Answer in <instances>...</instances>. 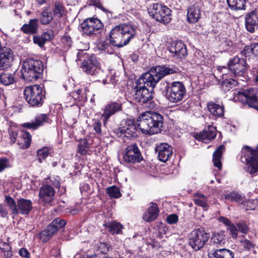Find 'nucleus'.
<instances>
[{
    "label": "nucleus",
    "mask_w": 258,
    "mask_h": 258,
    "mask_svg": "<svg viewBox=\"0 0 258 258\" xmlns=\"http://www.w3.org/2000/svg\"><path fill=\"white\" fill-rule=\"evenodd\" d=\"M177 68L172 66L171 68L166 66H159L151 68L148 72L143 74L137 82L135 87V94L134 99L142 105L150 107L153 98V91L157 83L164 76L178 73Z\"/></svg>",
    "instance_id": "1"
},
{
    "label": "nucleus",
    "mask_w": 258,
    "mask_h": 258,
    "mask_svg": "<svg viewBox=\"0 0 258 258\" xmlns=\"http://www.w3.org/2000/svg\"><path fill=\"white\" fill-rule=\"evenodd\" d=\"M137 121L138 128L146 135H153L164 130V117L157 112L149 111L142 113Z\"/></svg>",
    "instance_id": "2"
},
{
    "label": "nucleus",
    "mask_w": 258,
    "mask_h": 258,
    "mask_svg": "<svg viewBox=\"0 0 258 258\" xmlns=\"http://www.w3.org/2000/svg\"><path fill=\"white\" fill-rule=\"evenodd\" d=\"M136 35V31L133 26L121 24L111 30L109 34V41L113 46L121 47L127 45Z\"/></svg>",
    "instance_id": "3"
},
{
    "label": "nucleus",
    "mask_w": 258,
    "mask_h": 258,
    "mask_svg": "<svg viewBox=\"0 0 258 258\" xmlns=\"http://www.w3.org/2000/svg\"><path fill=\"white\" fill-rule=\"evenodd\" d=\"M43 70V63L41 60L27 59L22 64V78L27 82H33L42 77Z\"/></svg>",
    "instance_id": "4"
},
{
    "label": "nucleus",
    "mask_w": 258,
    "mask_h": 258,
    "mask_svg": "<svg viewBox=\"0 0 258 258\" xmlns=\"http://www.w3.org/2000/svg\"><path fill=\"white\" fill-rule=\"evenodd\" d=\"M162 93L172 103H177L181 101L186 95V89L182 82H173L170 84L168 82L163 83Z\"/></svg>",
    "instance_id": "5"
},
{
    "label": "nucleus",
    "mask_w": 258,
    "mask_h": 258,
    "mask_svg": "<svg viewBox=\"0 0 258 258\" xmlns=\"http://www.w3.org/2000/svg\"><path fill=\"white\" fill-rule=\"evenodd\" d=\"M241 161L246 163L247 172L252 174L258 171V146L255 149L248 146H244L241 150Z\"/></svg>",
    "instance_id": "6"
},
{
    "label": "nucleus",
    "mask_w": 258,
    "mask_h": 258,
    "mask_svg": "<svg viewBox=\"0 0 258 258\" xmlns=\"http://www.w3.org/2000/svg\"><path fill=\"white\" fill-rule=\"evenodd\" d=\"M26 101L32 106L39 107L42 105L45 96V91L39 85L27 87L24 91Z\"/></svg>",
    "instance_id": "7"
},
{
    "label": "nucleus",
    "mask_w": 258,
    "mask_h": 258,
    "mask_svg": "<svg viewBox=\"0 0 258 258\" xmlns=\"http://www.w3.org/2000/svg\"><path fill=\"white\" fill-rule=\"evenodd\" d=\"M234 100L245 103L249 107L258 110V90L256 88H247L237 91L234 94Z\"/></svg>",
    "instance_id": "8"
},
{
    "label": "nucleus",
    "mask_w": 258,
    "mask_h": 258,
    "mask_svg": "<svg viewBox=\"0 0 258 258\" xmlns=\"http://www.w3.org/2000/svg\"><path fill=\"white\" fill-rule=\"evenodd\" d=\"M148 10L150 16L160 23L167 24L171 20L172 11L164 5L154 3L150 6Z\"/></svg>",
    "instance_id": "9"
},
{
    "label": "nucleus",
    "mask_w": 258,
    "mask_h": 258,
    "mask_svg": "<svg viewBox=\"0 0 258 258\" xmlns=\"http://www.w3.org/2000/svg\"><path fill=\"white\" fill-rule=\"evenodd\" d=\"M103 27L101 21L94 17L86 19L80 25L83 35L88 36H94L101 33Z\"/></svg>",
    "instance_id": "10"
},
{
    "label": "nucleus",
    "mask_w": 258,
    "mask_h": 258,
    "mask_svg": "<svg viewBox=\"0 0 258 258\" xmlns=\"http://www.w3.org/2000/svg\"><path fill=\"white\" fill-rule=\"evenodd\" d=\"M246 58L241 56H235L231 58L228 62V68L229 71L233 74L235 77H244L249 68V66L246 63Z\"/></svg>",
    "instance_id": "11"
},
{
    "label": "nucleus",
    "mask_w": 258,
    "mask_h": 258,
    "mask_svg": "<svg viewBox=\"0 0 258 258\" xmlns=\"http://www.w3.org/2000/svg\"><path fill=\"white\" fill-rule=\"evenodd\" d=\"M210 234L203 228L193 230L189 234L188 243L196 251L200 250L208 241Z\"/></svg>",
    "instance_id": "12"
},
{
    "label": "nucleus",
    "mask_w": 258,
    "mask_h": 258,
    "mask_svg": "<svg viewBox=\"0 0 258 258\" xmlns=\"http://www.w3.org/2000/svg\"><path fill=\"white\" fill-rule=\"evenodd\" d=\"M66 224V220L57 218L53 220L45 230L40 232L38 236L43 242H46L55 235L59 229L63 227Z\"/></svg>",
    "instance_id": "13"
},
{
    "label": "nucleus",
    "mask_w": 258,
    "mask_h": 258,
    "mask_svg": "<svg viewBox=\"0 0 258 258\" xmlns=\"http://www.w3.org/2000/svg\"><path fill=\"white\" fill-rule=\"evenodd\" d=\"M81 68L84 73L91 76H97L101 72L100 63L93 54L84 57Z\"/></svg>",
    "instance_id": "14"
},
{
    "label": "nucleus",
    "mask_w": 258,
    "mask_h": 258,
    "mask_svg": "<svg viewBox=\"0 0 258 258\" xmlns=\"http://www.w3.org/2000/svg\"><path fill=\"white\" fill-rule=\"evenodd\" d=\"M123 160L126 163L135 164L143 160V156L136 144H131L125 148Z\"/></svg>",
    "instance_id": "15"
},
{
    "label": "nucleus",
    "mask_w": 258,
    "mask_h": 258,
    "mask_svg": "<svg viewBox=\"0 0 258 258\" xmlns=\"http://www.w3.org/2000/svg\"><path fill=\"white\" fill-rule=\"evenodd\" d=\"M14 55L10 48L4 47L0 49V70L7 71L13 65Z\"/></svg>",
    "instance_id": "16"
},
{
    "label": "nucleus",
    "mask_w": 258,
    "mask_h": 258,
    "mask_svg": "<svg viewBox=\"0 0 258 258\" xmlns=\"http://www.w3.org/2000/svg\"><path fill=\"white\" fill-rule=\"evenodd\" d=\"M138 122L136 124L135 120L128 119L125 125L119 128V133L127 138H135L138 136Z\"/></svg>",
    "instance_id": "17"
},
{
    "label": "nucleus",
    "mask_w": 258,
    "mask_h": 258,
    "mask_svg": "<svg viewBox=\"0 0 258 258\" xmlns=\"http://www.w3.org/2000/svg\"><path fill=\"white\" fill-rule=\"evenodd\" d=\"M168 50L172 56L179 58H184L187 54L186 46L180 41L172 42Z\"/></svg>",
    "instance_id": "18"
},
{
    "label": "nucleus",
    "mask_w": 258,
    "mask_h": 258,
    "mask_svg": "<svg viewBox=\"0 0 258 258\" xmlns=\"http://www.w3.org/2000/svg\"><path fill=\"white\" fill-rule=\"evenodd\" d=\"M122 104L116 102H110L107 103L104 107L102 117L106 122L110 116L116 112L121 110Z\"/></svg>",
    "instance_id": "19"
},
{
    "label": "nucleus",
    "mask_w": 258,
    "mask_h": 258,
    "mask_svg": "<svg viewBox=\"0 0 258 258\" xmlns=\"http://www.w3.org/2000/svg\"><path fill=\"white\" fill-rule=\"evenodd\" d=\"M39 29V19L35 18L30 19L28 23L22 25L20 30L27 35H34L38 33Z\"/></svg>",
    "instance_id": "20"
},
{
    "label": "nucleus",
    "mask_w": 258,
    "mask_h": 258,
    "mask_svg": "<svg viewBox=\"0 0 258 258\" xmlns=\"http://www.w3.org/2000/svg\"><path fill=\"white\" fill-rule=\"evenodd\" d=\"M200 18V7L197 3H195L187 9V20L190 23H195L199 20Z\"/></svg>",
    "instance_id": "21"
},
{
    "label": "nucleus",
    "mask_w": 258,
    "mask_h": 258,
    "mask_svg": "<svg viewBox=\"0 0 258 258\" xmlns=\"http://www.w3.org/2000/svg\"><path fill=\"white\" fill-rule=\"evenodd\" d=\"M245 25L248 32L250 33L254 32L255 27L258 26V16L256 11H252L246 16Z\"/></svg>",
    "instance_id": "22"
},
{
    "label": "nucleus",
    "mask_w": 258,
    "mask_h": 258,
    "mask_svg": "<svg viewBox=\"0 0 258 258\" xmlns=\"http://www.w3.org/2000/svg\"><path fill=\"white\" fill-rule=\"evenodd\" d=\"M54 37L53 31L49 30L43 33L41 35H34L33 41L34 44H37L40 47H43L46 42L52 40Z\"/></svg>",
    "instance_id": "23"
},
{
    "label": "nucleus",
    "mask_w": 258,
    "mask_h": 258,
    "mask_svg": "<svg viewBox=\"0 0 258 258\" xmlns=\"http://www.w3.org/2000/svg\"><path fill=\"white\" fill-rule=\"evenodd\" d=\"M216 127L212 125H208V127L200 133L198 135V138H196V139L206 143L208 141L213 140L216 137Z\"/></svg>",
    "instance_id": "24"
},
{
    "label": "nucleus",
    "mask_w": 258,
    "mask_h": 258,
    "mask_svg": "<svg viewBox=\"0 0 258 258\" xmlns=\"http://www.w3.org/2000/svg\"><path fill=\"white\" fill-rule=\"evenodd\" d=\"M55 191L52 186L49 185L43 186L40 189V198L45 203H49L53 199Z\"/></svg>",
    "instance_id": "25"
},
{
    "label": "nucleus",
    "mask_w": 258,
    "mask_h": 258,
    "mask_svg": "<svg viewBox=\"0 0 258 258\" xmlns=\"http://www.w3.org/2000/svg\"><path fill=\"white\" fill-rule=\"evenodd\" d=\"M48 117L46 114H42L35 117L34 121L26 122L22 124L25 128L32 130H36L42 125L44 123L47 122Z\"/></svg>",
    "instance_id": "26"
},
{
    "label": "nucleus",
    "mask_w": 258,
    "mask_h": 258,
    "mask_svg": "<svg viewBox=\"0 0 258 258\" xmlns=\"http://www.w3.org/2000/svg\"><path fill=\"white\" fill-rule=\"evenodd\" d=\"M106 229L112 235L120 234L122 233L123 226L116 221L111 222H106L103 224Z\"/></svg>",
    "instance_id": "27"
},
{
    "label": "nucleus",
    "mask_w": 258,
    "mask_h": 258,
    "mask_svg": "<svg viewBox=\"0 0 258 258\" xmlns=\"http://www.w3.org/2000/svg\"><path fill=\"white\" fill-rule=\"evenodd\" d=\"M219 220L227 227V230L229 231L231 237L236 239L238 236V229L236 224L234 225L230 220L224 217H220Z\"/></svg>",
    "instance_id": "28"
},
{
    "label": "nucleus",
    "mask_w": 258,
    "mask_h": 258,
    "mask_svg": "<svg viewBox=\"0 0 258 258\" xmlns=\"http://www.w3.org/2000/svg\"><path fill=\"white\" fill-rule=\"evenodd\" d=\"M209 258H234V253L226 248L217 249L209 255Z\"/></svg>",
    "instance_id": "29"
},
{
    "label": "nucleus",
    "mask_w": 258,
    "mask_h": 258,
    "mask_svg": "<svg viewBox=\"0 0 258 258\" xmlns=\"http://www.w3.org/2000/svg\"><path fill=\"white\" fill-rule=\"evenodd\" d=\"M207 107L210 113L216 117H222L224 115V109L222 105H220L211 101L208 103Z\"/></svg>",
    "instance_id": "30"
},
{
    "label": "nucleus",
    "mask_w": 258,
    "mask_h": 258,
    "mask_svg": "<svg viewBox=\"0 0 258 258\" xmlns=\"http://www.w3.org/2000/svg\"><path fill=\"white\" fill-rule=\"evenodd\" d=\"M225 148V147L223 145H221L217 148V149L214 152L213 154V164L219 170H221L222 168L221 158Z\"/></svg>",
    "instance_id": "31"
},
{
    "label": "nucleus",
    "mask_w": 258,
    "mask_h": 258,
    "mask_svg": "<svg viewBox=\"0 0 258 258\" xmlns=\"http://www.w3.org/2000/svg\"><path fill=\"white\" fill-rule=\"evenodd\" d=\"M224 197L226 200L235 202L238 204H245L246 202L244 196L235 191L230 192L225 195Z\"/></svg>",
    "instance_id": "32"
},
{
    "label": "nucleus",
    "mask_w": 258,
    "mask_h": 258,
    "mask_svg": "<svg viewBox=\"0 0 258 258\" xmlns=\"http://www.w3.org/2000/svg\"><path fill=\"white\" fill-rule=\"evenodd\" d=\"M240 54L245 58L250 56L251 54L258 55V43H255L245 46Z\"/></svg>",
    "instance_id": "33"
},
{
    "label": "nucleus",
    "mask_w": 258,
    "mask_h": 258,
    "mask_svg": "<svg viewBox=\"0 0 258 258\" xmlns=\"http://www.w3.org/2000/svg\"><path fill=\"white\" fill-rule=\"evenodd\" d=\"M15 73H2L0 74V83L5 86L10 85L16 82Z\"/></svg>",
    "instance_id": "34"
},
{
    "label": "nucleus",
    "mask_w": 258,
    "mask_h": 258,
    "mask_svg": "<svg viewBox=\"0 0 258 258\" xmlns=\"http://www.w3.org/2000/svg\"><path fill=\"white\" fill-rule=\"evenodd\" d=\"M229 8L232 10L245 9L246 0H227Z\"/></svg>",
    "instance_id": "35"
},
{
    "label": "nucleus",
    "mask_w": 258,
    "mask_h": 258,
    "mask_svg": "<svg viewBox=\"0 0 258 258\" xmlns=\"http://www.w3.org/2000/svg\"><path fill=\"white\" fill-rule=\"evenodd\" d=\"M53 19L52 14L48 11V8H46L40 14L39 20L41 24L47 25Z\"/></svg>",
    "instance_id": "36"
},
{
    "label": "nucleus",
    "mask_w": 258,
    "mask_h": 258,
    "mask_svg": "<svg viewBox=\"0 0 258 258\" xmlns=\"http://www.w3.org/2000/svg\"><path fill=\"white\" fill-rule=\"evenodd\" d=\"M159 211H146L143 215V220L147 222L154 221L159 216Z\"/></svg>",
    "instance_id": "37"
},
{
    "label": "nucleus",
    "mask_w": 258,
    "mask_h": 258,
    "mask_svg": "<svg viewBox=\"0 0 258 258\" xmlns=\"http://www.w3.org/2000/svg\"><path fill=\"white\" fill-rule=\"evenodd\" d=\"M106 192L111 198H118L121 196L119 189L115 185L107 187L106 189Z\"/></svg>",
    "instance_id": "38"
},
{
    "label": "nucleus",
    "mask_w": 258,
    "mask_h": 258,
    "mask_svg": "<svg viewBox=\"0 0 258 258\" xmlns=\"http://www.w3.org/2000/svg\"><path fill=\"white\" fill-rule=\"evenodd\" d=\"M89 148V144L87 139H84L80 140L78 145V152L80 154L82 155L87 154Z\"/></svg>",
    "instance_id": "39"
},
{
    "label": "nucleus",
    "mask_w": 258,
    "mask_h": 258,
    "mask_svg": "<svg viewBox=\"0 0 258 258\" xmlns=\"http://www.w3.org/2000/svg\"><path fill=\"white\" fill-rule=\"evenodd\" d=\"M21 137L24 140V143L21 146L23 149L29 148L31 142V136L29 132L25 130L21 131Z\"/></svg>",
    "instance_id": "40"
},
{
    "label": "nucleus",
    "mask_w": 258,
    "mask_h": 258,
    "mask_svg": "<svg viewBox=\"0 0 258 258\" xmlns=\"http://www.w3.org/2000/svg\"><path fill=\"white\" fill-rule=\"evenodd\" d=\"M19 210H31L32 202L29 200L21 199L17 202Z\"/></svg>",
    "instance_id": "41"
},
{
    "label": "nucleus",
    "mask_w": 258,
    "mask_h": 258,
    "mask_svg": "<svg viewBox=\"0 0 258 258\" xmlns=\"http://www.w3.org/2000/svg\"><path fill=\"white\" fill-rule=\"evenodd\" d=\"M211 240L212 241L219 245H222L225 243V236L223 232L214 233Z\"/></svg>",
    "instance_id": "42"
},
{
    "label": "nucleus",
    "mask_w": 258,
    "mask_h": 258,
    "mask_svg": "<svg viewBox=\"0 0 258 258\" xmlns=\"http://www.w3.org/2000/svg\"><path fill=\"white\" fill-rule=\"evenodd\" d=\"M111 249V245L106 242H99L97 245V251L100 253L106 254Z\"/></svg>",
    "instance_id": "43"
},
{
    "label": "nucleus",
    "mask_w": 258,
    "mask_h": 258,
    "mask_svg": "<svg viewBox=\"0 0 258 258\" xmlns=\"http://www.w3.org/2000/svg\"><path fill=\"white\" fill-rule=\"evenodd\" d=\"M50 150V148L45 147L37 151L38 159L40 163H41L42 160L45 159L48 156Z\"/></svg>",
    "instance_id": "44"
},
{
    "label": "nucleus",
    "mask_w": 258,
    "mask_h": 258,
    "mask_svg": "<svg viewBox=\"0 0 258 258\" xmlns=\"http://www.w3.org/2000/svg\"><path fill=\"white\" fill-rule=\"evenodd\" d=\"M172 155V150H167L165 152H158L159 159L163 162L168 160Z\"/></svg>",
    "instance_id": "45"
},
{
    "label": "nucleus",
    "mask_w": 258,
    "mask_h": 258,
    "mask_svg": "<svg viewBox=\"0 0 258 258\" xmlns=\"http://www.w3.org/2000/svg\"><path fill=\"white\" fill-rule=\"evenodd\" d=\"M64 9V8L63 6L60 2H55L53 10L54 15H58L59 17H62Z\"/></svg>",
    "instance_id": "46"
},
{
    "label": "nucleus",
    "mask_w": 258,
    "mask_h": 258,
    "mask_svg": "<svg viewBox=\"0 0 258 258\" xmlns=\"http://www.w3.org/2000/svg\"><path fill=\"white\" fill-rule=\"evenodd\" d=\"M11 167L9 160L6 157L0 158V172Z\"/></svg>",
    "instance_id": "47"
},
{
    "label": "nucleus",
    "mask_w": 258,
    "mask_h": 258,
    "mask_svg": "<svg viewBox=\"0 0 258 258\" xmlns=\"http://www.w3.org/2000/svg\"><path fill=\"white\" fill-rule=\"evenodd\" d=\"M237 85V81L234 79H225L222 83V85L223 87H226L228 90L229 88H232L233 86Z\"/></svg>",
    "instance_id": "48"
},
{
    "label": "nucleus",
    "mask_w": 258,
    "mask_h": 258,
    "mask_svg": "<svg viewBox=\"0 0 258 258\" xmlns=\"http://www.w3.org/2000/svg\"><path fill=\"white\" fill-rule=\"evenodd\" d=\"M241 245L246 250H250L254 247V244L251 241L247 239L240 240Z\"/></svg>",
    "instance_id": "49"
},
{
    "label": "nucleus",
    "mask_w": 258,
    "mask_h": 258,
    "mask_svg": "<svg viewBox=\"0 0 258 258\" xmlns=\"http://www.w3.org/2000/svg\"><path fill=\"white\" fill-rule=\"evenodd\" d=\"M5 202L11 210H17L16 204L14 200L10 196L5 197Z\"/></svg>",
    "instance_id": "50"
},
{
    "label": "nucleus",
    "mask_w": 258,
    "mask_h": 258,
    "mask_svg": "<svg viewBox=\"0 0 258 258\" xmlns=\"http://www.w3.org/2000/svg\"><path fill=\"white\" fill-rule=\"evenodd\" d=\"M90 5L96 6L98 8L102 10L103 11L106 12V13L110 14L111 16L112 15V13L110 11H108L105 8L102 7L101 4L100 2V0H91Z\"/></svg>",
    "instance_id": "51"
},
{
    "label": "nucleus",
    "mask_w": 258,
    "mask_h": 258,
    "mask_svg": "<svg viewBox=\"0 0 258 258\" xmlns=\"http://www.w3.org/2000/svg\"><path fill=\"white\" fill-rule=\"evenodd\" d=\"M167 150H172V148L165 143H161L156 147V151L158 152L167 151Z\"/></svg>",
    "instance_id": "52"
},
{
    "label": "nucleus",
    "mask_w": 258,
    "mask_h": 258,
    "mask_svg": "<svg viewBox=\"0 0 258 258\" xmlns=\"http://www.w3.org/2000/svg\"><path fill=\"white\" fill-rule=\"evenodd\" d=\"M178 220V217L176 214H172L168 215L166 218V222L169 224L176 223Z\"/></svg>",
    "instance_id": "53"
},
{
    "label": "nucleus",
    "mask_w": 258,
    "mask_h": 258,
    "mask_svg": "<svg viewBox=\"0 0 258 258\" xmlns=\"http://www.w3.org/2000/svg\"><path fill=\"white\" fill-rule=\"evenodd\" d=\"M238 231H240L243 234H246L248 232V228L246 224L244 222H239L236 223Z\"/></svg>",
    "instance_id": "54"
},
{
    "label": "nucleus",
    "mask_w": 258,
    "mask_h": 258,
    "mask_svg": "<svg viewBox=\"0 0 258 258\" xmlns=\"http://www.w3.org/2000/svg\"><path fill=\"white\" fill-rule=\"evenodd\" d=\"M19 253L20 255L25 258H30V254L28 250L24 248H22L19 250Z\"/></svg>",
    "instance_id": "55"
},
{
    "label": "nucleus",
    "mask_w": 258,
    "mask_h": 258,
    "mask_svg": "<svg viewBox=\"0 0 258 258\" xmlns=\"http://www.w3.org/2000/svg\"><path fill=\"white\" fill-rule=\"evenodd\" d=\"M0 249L4 251H10L11 247L9 243L1 241L0 242Z\"/></svg>",
    "instance_id": "56"
},
{
    "label": "nucleus",
    "mask_w": 258,
    "mask_h": 258,
    "mask_svg": "<svg viewBox=\"0 0 258 258\" xmlns=\"http://www.w3.org/2000/svg\"><path fill=\"white\" fill-rule=\"evenodd\" d=\"M194 200L195 203L197 205H200L203 208H206L207 206V200L195 198Z\"/></svg>",
    "instance_id": "57"
},
{
    "label": "nucleus",
    "mask_w": 258,
    "mask_h": 258,
    "mask_svg": "<svg viewBox=\"0 0 258 258\" xmlns=\"http://www.w3.org/2000/svg\"><path fill=\"white\" fill-rule=\"evenodd\" d=\"M101 123L99 121H96L93 123L94 129L98 134H100L101 132Z\"/></svg>",
    "instance_id": "58"
},
{
    "label": "nucleus",
    "mask_w": 258,
    "mask_h": 258,
    "mask_svg": "<svg viewBox=\"0 0 258 258\" xmlns=\"http://www.w3.org/2000/svg\"><path fill=\"white\" fill-rule=\"evenodd\" d=\"M63 43L67 45L68 46H71L72 44V39L70 36L66 35L64 36L62 38Z\"/></svg>",
    "instance_id": "59"
},
{
    "label": "nucleus",
    "mask_w": 258,
    "mask_h": 258,
    "mask_svg": "<svg viewBox=\"0 0 258 258\" xmlns=\"http://www.w3.org/2000/svg\"><path fill=\"white\" fill-rule=\"evenodd\" d=\"M9 133L11 142L12 144H14L16 142L17 139V133L14 131H10Z\"/></svg>",
    "instance_id": "60"
},
{
    "label": "nucleus",
    "mask_w": 258,
    "mask_h": 258,
    "mask_svg": "<svg viewBox=\"0 0 258 258\" xmlns=\"http://www.w3.org/2000/svg\"><path fill=\"white\" fill-rule=\"evenodd\" d=\"M51 255L55 257H59L60 255V251L59 248H54L50 250Z\"/></svg>",
    "instance_id": "61"
},
{
    "label": "nucleus",
    "mask_w": 258,
    "mask_h": 258,
    "mask_svg": "<svg viewBox=\"0 0 258 258\" xmlns=\"http://www.w3.org/2000/svg\"><path fill=\"white\" fill-rule=\"evenodd\" d=\"M80 258H98L96 254H85L82 255Z\"/></svg>",
    "instance_id": "62"
},
{
    "label": "nucleus",
    "mask_w": 258,
    "mask_h": 258,
    "mask_svg": "<svg viewBox=\"0 0 258 258\" xmlns=\"http://www.w3.org/2000/svg\"><path fill=\"white\" fill-rule=\"evenodd\" d=\"M195 197H196L195 198H197V199L207 200V197L204 195H203V194H201V193H197L195 195Z\"/></svg>",
    "instance_id": "63"
},
{
    "label": "nucleus",
    "mask_w": 258,
    "mask_h": 258,
    "mask_svg": "<svg viewBox=\"0 0 258 258\" xmlns=\"http://www.w3.org/2000/svg\"><path fill=\"white\" fill-rule=\"evenodd\" d=\"M151 206L148 208V210H159V208L158 207V205L157 204L154 203H151L150 204Z\"/></svg>",
    "instance_id": "64"
}]
</instances>
